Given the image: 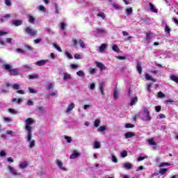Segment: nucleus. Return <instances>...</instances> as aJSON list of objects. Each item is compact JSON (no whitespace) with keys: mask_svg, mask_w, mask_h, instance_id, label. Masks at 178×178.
I'll return each mask as SVG.
<instances>
[{"mask_svg":"<svg viewBox=\"0 0 178 178\" xmlns=\"http://www.w3.org/2000/svg\"><path fill=\"white\" fill-rule=\"evenodd\" d=\"M38 77H39L38 74L29 75V80H33L34 79H38Z\"/></svg>","mask_w":178,"mask_h":178,"instance_id":"obj_28","label":"nucleus"},{"mask_svg":"<svg viewBox=\"0 0 178 178\" xmlns=\"http://www.w3.org/2000/svg\"><path fill=\"white\" fill-rule=\"evenodd\" d=\"M136 70L139 74H141L143 73V67H141V64L140 63H137Z\"/></svg>","mask_w":178,"mask_h":178,"instance_id":"obj_11","label":"nucleus"},{"mask_svg":"<svg viewBox=\"0 0 178 178\" xmlns=\"http://www.w3.org/2000/svg\"><path fill=\"white\" fill-rule=\"evenodd\" d=\"M125 127H126V129H133L134 127V124L127 123L125 124Z\"/></svg>","mask_w":178,"mask_h":178,"instance_id":"obj_36","label":"nucleus"},{"mask_svg":"<svg viewBox=\"0 0 178 178\" xmlns=\"http://www.w3.org/2000/svg\"><path fill=\"white\" fill-rule=\"evenodd\" d=\"M8 169L10 172V173H12L13 175V176H20V172H17V171H16L15 169L13 168L12 166L8 165Z\"/></svg>","mask_w":178,"mask_h":178,"instance_id":"obj_4","label":"nucleus"},{"mask_svg":"<svg viewBox=\"0 0 178 178\" xmlns=\"http://www.w3.org/2000/svg\"><path fill=\"white\" fill-rule=\"evenodd\" d=\"M72 79V76H70V74L68 73H65L63 79L64 80H70Z\"/></svg>","mask_w":178,"mask_h":178,"instance_id":"obj_22","label":"nucleus"},{"mask_svg":"<svg viewBox=\"0 0 178 178\" xmlns=\"http://www.w3.org/2000/svg\"><path fill=\"white\" fill-rule=\"evenodd\" d=\"M131 137H136L134 132H127L125 134V138H131Z\"/></svg>","mask_w":178,"mask_h":178,"instance_id":"obj_12","label":"nucleus"},{"mask_svg":"<svg viewBox=\"0 0 178 178\" xmlns=\"http://www.w3.org/2000/svg\"><path fill=\"white\" fill-rule=\"evenodd\" d=\"M148 143L149 145H156V143H155V141H154V139L152 138L149 139Z\"/></svg>","mask_w":178,"mask_h":178,"instance_id":"obj_32","label":"nucleus"},{"mask_svg":"<svg viewBox=\"0 0 178 178\" xmlns=\"http://www.w3.org/2000/svg\"><path fill=\"white\" fill-rule=\"evenodd\" d=\"M8 112H10V113L16 114V111L13 108H8Z\"/></svg>","mask_w":178,"mask_h":178,"instance_id":"obj_58","label":"nucleus"},{"mask_svg":"<svg viewBox=\"0 0 178 178\" xmlns=\"http://www.w3.org/2000/svg\"><path fill=\"white\" fill-rule=\"evenodd\" d=\"M96 31L99 34H105V33H106V31H105L104 29H97Z\"/></svg>","mask_w":178,"mask_h":178,"instance_id":"obj_23","label":"nucleus"},{"mask_svg":"<svg viewBox=\"0 0 178 178\" xmlns=\"http://www.w3.org/2000/svg\"><path fill=\"white\" fill-rule=\"evenodd\" d=\"M3 67L5 70L9 72L10 76H17V74H19V70L12 68V65H10V64H4Z\"/></svg>","mask_w":178,"mask_h":178,"instance_id":"obj_2","label":"nucleus"},{"mask_svg":"<svg viewBox=\"0 0 178 178\" xmlns=\"http://www.w3.org/2000/svg\"><path fill=\"white\" fill-rule=\"evenodd\" d=\"M79 41H77V40L76 39H74L72 40V47H77V44H78Z\"/></svg>","mask_w":178,"mask_h":178,"instance_id":"obj_43","label":"nucleus"},{"mask_svg":"<svg viewBox=\"0 0 178 178\" xmlns=\"http://www.w3.org/2000/svg\"><path fill=\"white\" fill-rule=\"evenodd\" d=\"M164 30L165 34H170V28L169 27V26L166 25Z\"/></svg>","mask_w":178,"mask_h":178,"instance_id":"obj_31","label":"nucleus"},{"mask_svg":"<svg viewBox=\"0 0 178 178\" xmlns=\"http://www.w3.org/2000/svg\"><path fill=\"white\" fill-rule=\"evenodd\" d=\"M74 106H75L74 103H71V104L68 106V107H67V110H66V112H67V113H69V112H70L71 111H73V109H74Z\"/></svg>","mask_w":178,"mask_h":178,"instance_id":"obj_14","label":"nucleus"},{"mask_svg":"<svg viewBox=\"0 0 178 178\" xmlns=\"http://www.w3.org/2000/svg\"><path fill=\"white\" fill-rule=\"evenodd\" d=\"M53 45H54V48H56V49L58 50V52H62V49L59 46H58L55 43H54Z\"/></svg>","mask_w":178,"mask_h":178,"instance_id":"obj_37","label":"nucleus"},{"mask_svg":"<svg viewBox=\"0 0 178 178\" xmlns=\"http://www.w3.org/2000/svg\"><path fill=\"white\" fill-rule=\"evenodd\" d=\"M145 159V156H139L137 159L138 162H140V161H144Z\"/></svg>","mask_w":178,"mask_h":178,"instance_id":"obj_60","label":"nucleus"},{"mask_svg":"<svg viewBox=\"0 0 178 178\" xmlns=\"http://www.w3.org/2000/svg\"><path fill=\"white\" fill-rule=\"evenodd\" d=\"M146 120L147 122H149V120H151V116L149 115V114H146Z\"/></svg>","mask_w":178,"mask_h":178,"instance_id":"obj_64","label":"nucleus"},{"mask_svg":"<svg viewBox=\"0 0 178 178\" xmlns=\"http://www.w3.org/2000/svg\"><path fill=\"white\" fill-rule=\"evenodd\" d=\"M96 66L99 67L100 70H105L106 69V67H105V65L102 64V63L97 62Z\"/></svg>","mask_w":178,"mask_h":178,"instance_id":"obj_9","label":"nucleus"},{"mask_svg":"<svg viewBox=\"0 0 178 178\" xmlns=\"http://www.w3.org/2000/svg\"><path fill=\"white\" fill-rule=\"evenodd\" d=\"M74 58L75 59H81V56H80V54H75L74 55Z\"/></svg>","mask_w":178,"mask_h":178,"instance_id":"obj_57","label":"nucleus"},{"mask_svg":"<svg viewBox=\"0 0 178 178\" xmlns=\"http://www.w3.org/2000/svg\"><path fill=\"white\" fill-rule=\"evenodd\" d=\"M38 111L40 113H45V109L44 108V106L38 107Z\"/></svg>","mask_w":178,"mask_h":178,"instance_id":"obj_26","label":"nucleus"},{"mask_svg":"<svg viewBox=\"0 0 178 178\" xmlns=\"http://www.w3.org/2000/svg\"><path fill=\"white\" fill-rule=\"evenodd\" d=\"M47 62H48V60H40L38 62L35 63L36 66H44V65H45V63H47Z\"/></svg>","mask_w":178,"mask_h":178,"instance_id":"obj_10","label":"nucleus"},{"mask_svg":"<svg viewBox=\"0 0 178 178\" xmlns=\"http://www.w3.org/2000/svg\"><path fill=\"white\" fill-rule=\"evenodd\" d=\"M78 42L80 44L81 48H86V44H84V41L81 39L78 40Z\"/></svg>","mask_w":178,"mask_h":178,"instance_id":"obj_24","label":"nucleus"},{"mask_svg":"<svg viewBox=\"0 0 178 178\" xmlns=\"http://www.w3.org/2000/svg\"><path fill=\"white\" fill-rule=\"evenodd\" d=\"M72 69H77L79 67V65L76 64H71Z\"/></svg>","mask_w":178,"mask_h":178,"instance_id":"obj_63","label":"nucleus"},{"mask_svg":"<svg viewBox=\"0 0 178 178\" xmlns=\"http://www.w3.org/2000/svg\"><path fill=\"white\" fill-rule=\"evenodd\" d=\"M60 29L61 30H65V29H66V24L65 22L60 24Z\"/></svg>","mask_w":178,"mask_h":178,"instance_id":"obj_55","label":"nucleus"},{"mask_svg":"<svg viewBox=\"0 0 178 178\" xmlns=\"http://www.w3.org/2000/svg\"><path fill=\"white\" fill-rule=\"evenodd\" d=\"M124 169L129 170V169H131V168H133V165L130 163H124Z\"/></svg>","mask_w":178,"mask_h":178,"instance_id":"obj_19","label":"nucleus"},{"mask_svg":"<svg viewBox=\"0 0 178 178\" xmlns=\"http://www.w3.org/2000/svg\"><path fill=\"white\" fill-rule=\"evenodd\" d=\"M65 140L67 143H72V137L70 136H65Z\"/></svg>","mask_w":178,"mask_h":178,"instance_id":"obj_56","label":"nucleus"},{"mask_svg":"<svg viewBox=\"0 0 178 178\" xmlns=\"http://www.w3.org/2000/svg\"><path fill=\"white\" fill-rule=\"evenodd\" d=\"M58 168H60V169H61V170H67L66 168L63 167V163H62V161H60V160L57 159L56 161Z\"/></svg>","mask_w":178,"mask_h":178,"instance_id":"obj_7","label":"nucleus"},{"mask_svg":"<svg viewBox=\"0 0 178 178\" xmlns=\"http://www.w3.org/2000/svg\"><path fill=\"white\" fill-rule=\"evenodd\" d=\"M11 87L13 88V90H19V88H20V86L17 83L12 85Z\"/></svg>","mask_w":178,"mask_h":178,"instance_id":"obj_30","label":"nucleus"},{"mask_svg":"<svg viewBox=\"0 0 178 178\" xmlns=\"http://www.w3.org/2000/svg\"><path fill=\"white\" fill-rule=\"evenodd\" d=\"M24 33L31 37H36L38 35V31L33 29L31 26L26 27L24 29Z\"/></svg>","mask_w":178,"mask_h":178,"instance_id":"obj_3","label":"nucleus"},{"mask_svg":"<svg viewBox=\"0 0 178 178\" xmlns=\"http://www.w3.org/2000/svg\"><path fill=\"white\" fill-rule=\"evenodd\" d=\"M157 97L159 98H163L165 97V94H163V92H162L161 91L158 92V95Z\"/></svg>","mask_w":178,"mask_h":178,"instance_id":"obj_47","label":"nucleus"},{"mask_svg":"<svg viewBox=\"0 0 178 178\" xmlns=\"http://www.w3.org/2000/svg\"><path fill=\"white\" fill-rule=\"evenodd\" d=\"M77 76H79V77H84L86 76V74H84V72L83 70H79L76 72Z\"/></svg>","mask_w":178,"mask_h":178,"instance_id":"obj_25","label":"nucleus"},{"mask_svg":"<svg viewBox=\"0 0 178 178\" xmlns=\"http://www.w3.org/2000/svg\"><path fill=\"white\" fill-rule=\"evenodd\" d=\"M93 148L95 149H98L99 148H101V143H99V141H95L94 143Z\"/></svg>","mask_w":178,"mask_h":178,"instance_id":"obj_17","label":"nucleus"},{"mask_svg":"<svg viewBox=\"0 0 178 178\" xmlns=\"http://www.w3.org/2000/svg\"><path fill=\"white\" fill-rule=\"evenodd\" d=\"M172 165L170 163H161L159 168H164V166H170Z\"/></svg>","mask_w":178,"mask_h":178,"instance_id":"obj_29","label":"nucleus"},{"mask_svg":"<svg viewBox=\"0 0 178 178\" xmlns=\"http://www.w3.org/2000/svg\"><path fill=\"white\" fill-rule=\"evenodd\" d=\"M113 51H114L115 52H119L120 49L118 45L116 44L113 45Z\"/></svg>","mask_w":178,"mask_h":178,"instance_id":"obj_34","label":"nucleus"},{"mask_svg":"<svg viewBox=\"0 0 178 178\" xmlns=\"http://www.w3.org/2000/svg\"><path fill=\"white\" fill-rule=\"evenodd\" d=\"M13 24L16 27H19V26H22L23 24V21L20 19L14 20L13 22Z\"/></svg>","mask_w":178,"mask_h":178,"instance_id":"obj_8","label":"nucleus"},{"mask_svg":"<svg viewBox=\"0 0 178 178\" xmlns=\"http://www.w3.org/2000/svg\"><path fill=\"white\" fill-rule=\"evenodd\" d=\"M29 90L31 94H36L37 92L34 88H29Z\"/></svg>","mask_w":178,"mask_h":178,"instance_id":"obj_49","label":"nucleus"},{"mask_svg":"<svg viewBox=\"0 0 178 178\" xmlns=\"http://www.w3.org/2000/svg\"><path fill=\"white\" fill-rule=\"evenodd\" d=\"M38 9L41 12H47V8L45 7H44V6H40Z\"/></svg>","mask_w":178,"mask_h":178,"instance_id":"obj_39","label":"nucleus"},{"mask_svg":"<svg viewBox=\"0 0 178 178\" xmlns=\"http://www.w3.org/2000/svg\"><path fill=\"white\" fill-rule=\"evenodd\" d=\"M138 97H133L131 99L130 106H133V105H136V103L138 102Z\"/></svg>","mask_w":178,"mask_h":178,"instance_id":"obj_15","label":"nucleus"},{"mask_svg":"<svg viewBox=\"0 0 178 178\" xmlns=\"http://www.w3.org/2000/svg\"><path fill=\"white\" fill-rule=\"evenodd\" d=\"M105 82H101L100 84H99V88H100V92L102 94V95H105Z\"/></svg>","mask_w":178,"mask_h":178,"instance_id":"obj_6","label":"nucleus"},{"mask_svg":"<svg viewBox=\"0 0 178 178\" xmlns=\"http://www.w3.org/2000/svg\"><path fill=\"white\" fill-rule=\"evenodd\" d=\"M41 41H42V39H36V40H34L35 44H40V42H41Z\"/></svg>","mask_w":178,"mask_h":178,"instance_id":"obj_62","label":"nucleus"},{"mask_svg":"<svg viewBox=\"0 0 178 178\" xmlns=\"http://www.w3.org/2000/svg\"><path fill=\"white\" fill-rule=\"evenodd\" d=\"M65 55H66L67 58H68L69 59L73 58V56H72V54L69 53V51H66Z\"/></svg>","mask_w":178,"mask_h":178,"instance_id":"obj_44","label":"nucleus"},{"mask_svg":"<svg viewBox=\"0 0 178 178\" xmlns=\"http://www.w3.org/2000/svg\"><path fill=\"white\" fill-rule=\"evenodd\" d=\"M89 89H90L92 91L95 90V83H92L90 85Z\"/></svg>","mask_w":178,"mask_h":178,"instance_id":"obj_45","label":"nucleus"},{"mask_svg":"<svg viewBox=\"0 0 178 178\" xmlns=\"http://www.w3.org/2000/svg\"><path fill=\"white\" fill-rule=\"evenodd\" d=\"M118 90L115 89L113 91V98L114 99H118Z\"/></svg>","mask_w":178,"mask_h":178,"instance_id":"obj_46","label":"nucleus"},{"mask_svg":"<svg viewBox=\"0 0 178 178\" xmlns=\"http://www.w3.org/2000/svg\"><path fill=\"white\" fill-rule=\"evenodd\" d=\"M100 123H101V120H95V126L96 127H98L99 126Z\"/></svg>","mask_w":178,"mask_h":178,"instance_id":"obj_48","label":"nucleus"},{"mask_svg":"<svg viewBox=\"0 0 178 178\" xmlns=\"http://www.w3.org/2000/svg\"><path fill=\"white\" fill-rule=\"evenodd\" d=\"M79 156H80V153L76 150H74L73 153L70 156V159H76V158H79Z\"/></svg>","mask_w":178,"mask_h":178,"instance_id":"obj_5","label":"nucleus"},{"mask_svg":"<svg viewBox=\"0 0 178 178\" xmlns=\"http://www.w3.org/2000/svg\"><path fill=\"white\" fill-rule=\"evenodd\" d=\"M165 102H167V104H170L171 105H173V104H175V101L172 100L171 99H168Z\"/></svg>","mask_w":178,"mask_h":178,"instance_id":"obj_53","label":"nucleus"},{"mask_svg":"<svg viewBox=\"0 0 178 178\" xmlns=\"http://www.w3.org/2000/svg\"><path fill=\"white\" fill-rule=\"evenodd\" d=\"M152 87V84L149 83V84L147 85V90L148 92H151V91H152V90H151Z\"/></svg>","mask_w":178,"mask_h":178,"instance_id":"obj_54","label":"nucleus"},{"mask_svg":"<svg viewBox=\"0 0 178 178\" xmlns=\"http://www.w3.org/2000/svg\"><path fill=\"white\" fill-rule=\"evenodd\" d=\"M17 52H20V54H24V50H23L22 49L18 48L16 49Z\"/></svg>","mask_w":178,"mask_h":178,"instance_id":"obj_59","label":"nucleus"},{"mask_svg":"<svg viewBox=\"0 0 178 178\" xmlns=\"http://www.w3.org/2000/svg\"><path fill=\"white\" fill-rule=\"evenodd\" d=\"M126 12L127 15H131V13H133V8H127Z\"/></svg>","mask_w":178,"mask_h":178,"instance_id":"obj_41","label":"nucleus"},{"mask_svg":"<svg viewBox=\"0 0 178 178\" xmlns=\"http://www.w3.org/2000/svg\"><path fill=\"white\" fill-rule=\"evenodd\" d=\"M29 22L32 24H34V22H35V18L33 17V15H29Z\"/></svg>","mask_w":178,"mask_h":178,"instance_id":"obj_20","label":"nucleus"},{"mask_svg":"<svg viewBox=\"0 0 178 178\" xmlns=\"http://www.w3.org/2000/svg\"><path fill=\"white\" fill-rule=\"evenodd\" d=\"M155 111L156 112H159L160 111H162V107L161 106H156Z\"/></svg>","mask_w":178,"mask_h":178,"instance_id":"obj_51","label":"nucleus"},{"mask_svg":"<svg viewBox=\"0 0 178 178\" xmlns=\"http://www.w3.org/2000/svg\"><path fill=\"white\" fill-rule=\"evenodd\" d=\"M97 16H98L99 17H102L103 19H105V13H97Z\"/></svg>","mask_w":178,"mask_h":178,"instance_id":"obj_42","label":"nucleus"},{"mask_svg":"<svg viewBox=\"0 0 178 178\" xmlns=\"http://www.w3.org/2000/svg\"><path fill=\"white\" fill-rule=\"evenodd\" d=\"M5 4L6 6H12V1L10 0H5Z\"/></svg>","mask_w":178,"mask_h":178,"instance_id":"obj_38","label":"nucleus"},{"mask_svg":"<svg viewBox=\"0 0 178 178\" xmlns=\"http://www.w3.org/2000/svg\"><path fill=\"white\" fill-rule=\"evenodd\" d=\"M168 170V168H162L159 171V173H160V175H165Z\"/></svg>","mask_w":178,"mask_h":178,"instance_id":"obj_27","label":"nucleus"},{"mask_svg":"<svg viewBox=\"0 0 178 178\" xmlns=\"http://www.w3.org/2000/svg\"><path fill=\"white\" fill-rule=\"evenodd\" d=\"M97 130H98V131H100V132L105 131V130H106V127L102 126V127H99Z\"/></svg>","mask_w":178,"mask_h":178,"instance_id":"obj_35","label":"nucleus"},{"mask_svg":"<svg viewBox=\"0 0 178 178\" xmlns=\"http://www.w3.org/2000/svg\"><path fill=\"white\" fill-rule=\"evenodd\" d=\"M26 168H27V163H22L19 165V168L20 169H26Z\"/></svg>","mask_w":178,"mask_h":178,"instance_id":"obj_33","label":"nucleus"},{"mask_svg":"<svg viewBox=\"0 0 178 178\" xmlns=\"http://www.w3.org/2000/svg\"><path fill=\"white\" fill-rule=\"evenodd\" d=\"M112 161L114 163H118V158H116V156L112 155Z\"/></svg>","mask_w":178,"mask_h":178,"instance_id":"obj_52","label":"nucleus"},{"mask_svg":"<svg viewBox=\"0 0 178 178\" xmlns=\"http://www.w3.org/2000/svg\"><path fill=\"white\" fill-rule=\"evenodd\" d=\"M35 122V121H34L31 118H29L25 120V130L27 133L26 138L28 142H30L29 148H34V147H35V140H31V138L33 137L31 125L34 124Z\"/></svg>","mask_w":178,"mask_h":178,"instance_id":"obj_1","label":"nucleus"},{"mask_svg":"<svg viewBox=\"0 0 178 178\" xmlns=\"http://www.w3.org/2000/svg\"><path fill=\"white\" fill-rule=\"evenodd\" d=\"M145 79H146V80H150L151 81H153L154 83H155L156 81V80L155 79L152 78V76H151L149 75V74H145Z\"/></svg>","mask_w":178,"mask_h":178,"instance_id":"obj_18","label":"nucleus"},{"mask_svg":"<svg viewBox=\"0 0 178 178\" xmlns=\"http://www.w3.org/2000/svg\"><path fill=\"white\" fill-rule=\"evenodd\" d=\"M121 156L122 158H126L127 156V152L126 150H124L121 152Z\"/></svg>","mask_w":178,"mask_h":178,"instance_id":"obj_40","label":"nucleus"},{"mask_svg":"<svg viewBox=\"0 0 178 178\" xmlns=\"http://www.w3.org/2000/svg\"><path fill=\"white\" fill-rule=\"evenodd\" d=\"M106 49V44H102L101 46L99 47V51L100 52H104Z\"/></svg>","mask_w":178,"mask_h":178,"instance_id":"obj_21","label":"nucleus"},{"mask_svg":"<svg viewBox=\"0 0 178 178\" xmlns=\"http://www.w3.org/2000/svg\"><path fill=\"white\" fill-rule=\"evenodd\" d=\"M170 79L172 81H175V83H178V76L175 74H171L170 76Z\"/></svg>","mask_w":178,"mask_h":178,"instance_id":"obj_16","label":"nucleus"},{"mask_svg":"<svg viewBox=\"0 0 178 178\" xmlns=\"http://www.w3.org/2000/svg\"><path fill=\"white\" fill-rule=\"evenodd\" d=\"M27 104H28L29 106H33V105H34V103H33V101H31V100H28Z\"/></svg>","mask_w":178,"mask_h":178,"instance_id":"obj_61","label":"nucleus"},{"mask_svg":"<svg viewBox=\"0 0 178 178\" xmlns=\"http://www.w3.org/2000/svg\"><path fill=\"white\" fill-rule=\"evenodd\" d=\"M149 6L151 12H152L153 13H158V10L155 9V6H154V4H152V3H149Z\"/></svg>","mask_w":178,"mask_h":178,"instance_id":"obj_13","label":"nucleus"},{"mask_svg":"<svg viewBox=\"0 0 178 178\" xmlns=\"http://www.w3.org/2000/svg\"><path fill=\"white\" fill-rule=\"evenodd\" d=\"M151 40V34L149 33H146V41H149Z\"/></svg>","mask_w":178,"mask_h":178,"instance_id":"obj_50","label":"nucleus"}]
</instances>
